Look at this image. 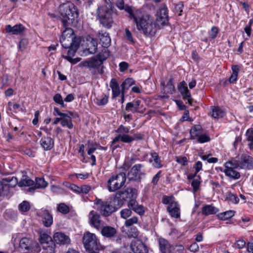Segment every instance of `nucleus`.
Here are the masks:
<instances>
[{
	"mask_svg": "<svg viewBox=\"0 0 253 253\" xmlns=\"http://www.w3.org/2000/svg\"><path fill=\"white\" fill-rule=\"evenodd\" d=\"M89 223L94 228L99 230L100 227V216L93 211H91L88 215Z\"/></svg>",
	"mask_w": 253,
	"mask_h": 253,
	"instance_id": "21",
	"label": "nucleus"
},
{
	"mask_svg": "<svg viewBox=\"0 0 253 253\" xmlns=\"http://www.w3.org/2000/svg\"><path fill=\"white\" fill-rule=\"evenodd\" d=\"M198 136V141L200 143H205L208 142L210 140V137L206 134H202Z\"/></svg>",
	"mask_w": 253,
	"mask_h": 253,
	"instance_id": "61",
	"label": "nucleus"
},
{
	"mask_svg": "<svg viewBox=\"0 0 253 253\" xmlns=\"http://www.w3.org/2000/svg\"><path fill=\"white\" fill-rule=\"evenodd\" d=\"M115 13L113 10L106 5L98 7L97 10V16L100 23L106 28L110 29L114 23Z\"/></svg>",
	"mask_w": 253,
	"mask_h": 253,
	"instance_id": "3",
	"label": "nucleus"
},
{
	"mask_svg": "<svg viewBox=\"0 0 253 253\" xmlns=\"http://www.w3.org/2000/svg\"><path fill=\"white\" fill-rule=\"evenodd\" d=\"M167 210L172 217L178 218L180 216V205L177 202L171 203L168 206Z\"/></svg>",
	"mask_w": 253,
	"mask_h": 253,
	"instance_id": "18",
	"label": "nucleus"
},
{
	"mask_svg": "<svg viewBox=\"0 0 253 253\" xmlns=\"http://www.w3.org/2000/svg\"><path fill=\"white\" fill-rule=\"evenodd\" d=\"M102 235L107 238H111L114 237L117 233L115 228L110 226H105L101 230Z\"/></svg>",
	"mask_w": 253,
	"mask_h": 253,
	"instance_id": "26",
	"label": "nucleus"
},
{
	"mask_svg": "<svg viewBox=\"0 0 253 253\" xmlns=\"http://www.w3.org/2000/svg\"><path fill=\"white\" fill-rule=\"evenodd\" d=\"M6 33L12 35H22L25 30V27L21 24H16L13 26L7 25L5 27Z\"/></svg>",
	"mask_w": 253,
	"mask_h": 253,
	"instance_id": "14",
	"label": "nucleus"
},
{
	"mask_svg": "<svg viewBox=\"0 0 253 253\" xmlns=\"http://www.w3.org/2000/svg\"><path fill=\"white\" fill-rule=\"evenodd\" d=\"M34 185V181L29 178H24L21 179L18 182V186L20 187L23 186H30Z\"/></svg>",
	"mask_w": 253,
	"mask_h": 253,
	"instance_id": "43",
	"label": "nucleus"
},
{
	"mask_svg": "<svg viewBox=\"0 0 253 253\" xmlns=\"http://www.w3.org/2000/svg\"><path fill=\"white\" fill-rule=\"evenodd\" d=\"M90 147L88 149L87 154L88 155H93L92 154L97 149V147H94V145L98 146V144L96 143L92 142L89 144Z\"/></svg>",
	"mask_w": 253,
	"mask_h": 253,
	"instance_id": "64",
	"label": "nucleus"
},
{
	"mask_svg": "<svg viewBox=\"0 0 253 253\" xmlns=\"http://www.w3.org/2000/svg\"><path fill=\"white\" fill-rule=\"evenodd\" d=\"M138 222V218L136 216H133L132 217L126 219L125 222V225L126 227H130L134 224H137Z\"/></svg>",
	"mask_w": 253,
	"mask_h": 253,
	"instance_id": "41",
	"label": "nucleus"
},
{
	"mask_svg": "<svg viewBox=\"0 0 253 253\" xmlns=\"http://www.w3.org/2000/svg\"><path fill=\"white\" fill-rule=\"evenodd\" d=\"M131 210V208H129L128 209H125L121 210L120 212L121 217L126 220L129 217L132 213Z\"/></svg>",
	"mask_w": 253,
	"mask_h": 253,
	"instance_id": "47",
	"label": "nucleus"
},
{
	"mask_svg": "<svg viewBox=\"0 0 253 253\" xmlns=\"http://www.w3.org/2000/svg\"><path fill=\"white\" fill-rule=\"evenodd\" d=\"M183 7L184 4L182 2H179L178 3L175 5L174 11L175 12L178 13V16H181L182 15Z\"/></svg>",
	"mask_w": 253,
	"mask_h": 253,
	"instance_id": "58",
	"label": "nucleus"
},
{
	"mask_svg": "<svg viewBox=\"0 0 253 253\" xmlns=\"http://www.w3.org/2000/svg\"><path fill=\"white\" fill-rule=\"evenodd\" d=\"M130 248L134 253H148V252L146 246L140 241L132 242Z\"/></svg>",
	"mask_w": 253,
	"mask_h": 253,
	"instance_id": "19",
	"label": "nucleus"
},
{
	"mask_svg": "<svg viewBox=\"0 0 253 253\" xmlns=\"http://www.w3.org/2000/svg\"><path fill=\"white\" fill-rule=\"evenodd\" d=\"M135 161V158H131L130 159H127L126 160L124 163L123 166L125 169H128L130 167V166L134 163Z\"/></svg>",
	"mask_w": 253,
	"mask_h": 253,
	"instance_id": "59",
	"label": "nucleus"
},
{
	"mask_svg": "<svg viewBox=\"0 0 253 253\" xmlns=\"http://www.w3.org/2000/svg\"><path fill=\"white\" fill-rule=\"evenodd\" d=\"M30 207V203L26 201L22 202L18 206L19 211L22 212H27L29 211Z\"/></svg>",
	"mask_w": 253,
	"mask_h": 253,
	"instance_id": "42",
	"label": "nucleus"
},
{
	"mask_svg": "<svg viewBox=\"0 0 253 253\" xmlns=\"http://www.w3.org/2000/svg\"><path fill=\"white\" fill-rule=\"evenodd\" d=\"M126 174L124 172L112 175L107 181V187L110 192H115L124 186L126 181Z\"/></svg>",
	"mask_w": 253,
	"mask_h": 253,
	"instance_id": "6",
	"label": "nucleus"
},
{
	"mask_svg": "<svg viewBox=\"0 0 253 253\" xmlns=\"http://www.w3.org/2000/svg\"><path fill=\"white\" fill-rule=\"evenodd\" d=\"M239 161L241 169H253V157L248 154L241 155Z\"/></svg>",
	"mask_w": 253,
	"mask_h": 253,
	"instance_id": "13",
	"label": "nucleus"
},
{
	"mask_svg": "<svg viewBox=\"0 0 253 253\" xmlns=\"http://www.w3.org/2000/svg\"><path fill=\"white\" fill-rule=\"evenodd\" d=\"M201 132V126H195L193 127L190 131V134L192 137H197L199 135Z\"/></svg>",
	"mask_w": 253,
	"mask_h": 253,
	"instance_id": "45",
	"label": "nucleus"
},
{
	"mask_svg": "<svg viewBox=\"0 0 253 253\" xmlns=\"http://www.w3.org/2000/svg\"><path fill=\"white\" fill-rule=\"evenodd\" d=\"M98 38L99 40V43L101 44L102 47L105 48H107L110 46L111 40L108 33L103 31H100L98 34ZM105 50L107 52L109 53L108 50L105 49Z\"/></svg>",
	"mask_w": 253,
	"mask_h": 253,
	"instance_id": "17",
	"label": "nucleus"
},
{
	"mask_svg": "<svg viewBox=\"0 0 253 253\" xmlns=\"http://www.w3.org/2000/svg\"><path fill=\"white\" fill-rule=\"evenodd\" d=\"M83 242L87 251L99 250L97 238L94 234L86 232L84 235Z\"/></svg>",
	"mask_w": 253,
	"mask_h": 253,
	"instance_id": "8",
	"label": "nucleus"
},
{
	"mask_svg": "<svg viewBox=\"0 0 253 253\" xmlns=\"http://www.w3.org/2000/svg\"><path fill=\"white\" fill-rule=\"evenodd\" d=\"M96 204L98 206V209L100 212L104 216H108L117 211L113 204L108 202L98 199L96 200Z\"/></svg>",
	"mask_w": 253,
	"mask_h": 253,
	"instance_id": "10",
	"label": "nucleus"
},
{
	"mask_svg": "<svg viewBox=\"0 0 253 253\" xmlns=\"http://www.w3.org/2000/svg\"><path fill=\"white\" fill-rule=\"evenodd\" d=\"M53 239L57 244L68 245L70 242V239L68 236L61 232L55 233L53 235Z\"/></svg>",
	"mask_w": 253,
	"mask_h": 253,
	"instance_id": "20",
	"label": "nucleus"
},
{
	"mask_svg": "<svg viewBox=\"0 0 253 253\" xmlns=\"http://www.w3.org/2000/svg\"><path fill=\"white\" fill-rule=\"evenodd\" d=\"M225 168L235 169L240 168L241 169L240 162V161H229L225 163Z\"/></svg>",
	"mask_w": 253,
	"mask_h": 253,
	"instance_id": "39",
	"label": "nucleus"
},
{
	"mask_svg": "<svg viewBox=\"0 0 253 253\" xmlns=\"http://www.w3.org/2000/svg\"><path fill=\"white\" fill-rule=\"evenodd\" d=\"M134 84V81L132 78H127L121 84V90L126 91V90L128 89V88Z\"/></svg>",
	"mask_w": 253,
	"mask_h": 253,
	"instance_id": "37",
	"label": "nucleus"
},
{
	"mask_svg": "<svg viewBox=\"0 0 253 253\" xmlns=\"http://www.w3.org/2000/svg\"><path fill=\"white\" fill-rule=\"evenodd\" d=\"M110 87L112 91V98H115L119 96L121 93V89L115 79H112L110 83Z\"/></svg>",
	"mask_w": 253,
	"mask_h": 253,
	"instance_id": "24",
	"label": "nucleus"
},
{
	"mask_svg": "<svg viewBox=\"0 0 253 253\" xmlns=\"http://www.w3.org/2000/svg\"><path fill=\"white\" fill-rule=\"evenodd\" d=\"M73 39L71 38L66 39L64 37H60V41L63 47L65 48H69L72 46Z\"/></svg>",
	"mask_w": 253,
	"mask_h": 253,
	"instance_id": "40",
	"label": "nucleus"
},
{
	"mask_svg": "<svg viewBox=\"0 0 253 253\" xmlns=\"http://www.w3.org/2000/svg\"><path fill=\"white\" fill-rule=\"evenodd\" d=\"M152 159L149 160L150 163H152V165L156 168L160 169L163 167L161 164V161L158 154L155 152H152L151 154Z\"/></svg>",
	"mask_w": 253,
	"mask_h": 253,
	"instance_id": "31",
	"label": "nucleus"
},
{
	"mask_svg": "<svg viewBox=\"0 0 253 253\" xmlns=\"http://www.w3.org/2000/svg\"><path fill=\"white\" fill-rule=\"evenodd\" d=\"M247 139L248 141H251L249 144V148L251 149H253V128L249 129L246 132Z\"/></svg>",
	"mask_w": 253,
	"mask_h": 253,
	"instance_id": "46",
	"label": "nucleus"
},
{
	"mask_svg": "<svg viewBox=\"0 0 253 253\" xmlns=\"http://www.w3.org/2000/svg\"><path fill=\"white\" fill-rule=\"evenodd\" d=\"M128 236L130 237L136 238L139 235V231L135 227H132L128 231Z\"/></svg>",
	"mask_w": 253,
	"mask_h": 253,
	"instance_id": "54",
	"label": "nucleus"
},
{
	"mask_svg": "<svg viewBox=\"0 0 253 253\" xmlns=\"http://www.w3.org/2000/svg\"><path fill=\"white\" fill-rule=\"evenodd\" d=\"M178 90L182 95L183 98L187 100L188 103L191 104V95L189 91L187 84L185 82H181L178 85Z\"/></svg>",
	"mask_w": 253,
	"mask_h": 253,
	"instance_id": "16",
	"label": "nucleus"
},
{
	"mask_svg": "<svg viewBox=\"0 0 253 253\" xmlns=\"http://www.w3.org/2000/svg\"><path fill=\"white\" fill-rule=\"evenodd\" d=\"M226 200L229 203L233 204H237L239 202V199L237 196L231 192H228Z\"/></svg>",
	"mask_w": 253,
	"mask_h": 253,
	"instance_id": "48",
	"label": "nucleus"
},
{
	"mask_svg": "<svg viewBox=\"0 0 253 253\" xmlns=\"http://www.w3.org/2000/svg\"><path fill=\"white\" fill-rule=\"evenodd\" d=\"M37 215L42 218L43 224L46 227H49L53 223V217L49 211L46 209H41L37 213Z\"/></svg>",
	"mask_w": 253,
	"mask_h": 253,
	"instance_id": "12",
	"label": "nucleus"
},
{
	"mask_svg": "<svg viewBox=\"0 0 253 253\" xmlns=\"http://www.w3.org/2000/svg\"><path fill=\"white\" fill-rule=\"evenodd\" d=\"M231 69L232 73L229 78V81L230 83H234L236 81L237 79L238 74L239 71V68L238 65H233Z\"/></svg>",
	"mask_w": 253,
	"mask_h": 253,
	"instance_id": "34",
	"label": "nucleus"
},
{
	"mask_svg": "<svg viewBox=\"0 0 253 253\" xmlns=\"http://www.w3.org/2000/svg\"><path fill=\"white\" fill-rule=\"evenodd\" d=\"M58 11L61 16L63 27L75 25L79 17L76 6L72 2L67 1L60 5Z\"/></svg>",
	"mask_w": 253,
	"mask_h": 253,
	"instance_id": "2",
	"label": "nucleus"
},
{
	"mask_svg": "<svg viewBox=\"0 0 253 253\" xmlns=\"http://www.w3.org/2000/svg\"><path fill=\"white\" fill-rule=\"evenodd\" d=\"M68 48L69 49L68 50L67 55L63 56V57L65 59H67V60H69V57L70 58H72V57L74 56V55H75V54L76 53V50L77 49L73 48V47H72V46L69 47V48Z\"/></svg>",
	"mask_w": 253,
	"mask_h": 253,
	"instance_id": "53",
	"label": "nucleus"
},
{
	"mask_svg": "<svg viewBox=\"0 0 253 253\" xmlns=\"http://www.w3.org/2000/svg\"><path fill=\"white\" fill-rule=\"evenodd\" d=\"M108 102V96L105 95L101 98H96L95 103L99 106H102L106 104Z\"/></svg>",
	"mask_w": 253,
	"mask_h": 253,
	"instance_id": "51",
	"label": "nucleus"
},
{
	"mask_svg": "<svg viewBox=\"0 0 253 253\" xmlns=\"http://www.w3.org/2000/svg\"><path fill=\"white\" fill-rule=\"evenodd\" d=\"M166 88H168L169 89V91H168V93L170 94H172L174 90V86L172 84V79L171 78L169 81L168 83L167 84Z\"/></svg>",
	"mask_w": 253,
	"mask_h": 253,
	"instance_id": "60",
	"label": "nucleus"
},
{
	"mask_svg": "<svg viewBox=\"0 0 253 253\" xmlns=\"http://www.w3.org/2000/svg\"><path fill=\"white\" fill-rule=\"evenodd\" d=\"M39 241L44 251H47L49 253H54L55 245L52 238L42 229L39 230Z\"/></svg>",
	"mask_w": 253,
	"mask_h": 253,
	"instance_id": "7",
	"label": "nucleus"
},
{
	"mask_svg": "<svg viewBox=\"0 0 253 253\" xmlns=\"http://www.w3.org/2000/svg\"><path fill=\"white\" fill-rule=\"evenodd\" d=\"M173 198L172 196H164L162 198V203L165 205H170L171 203H175L176 202L173 200Z\"/></svg>",
	"mask_w": 253,
	"mask_h": 253,
	"instance_id": "55",
	"label": "nucleus"
},
{
	"mask_svg": "<svg viewBox=\"0 0 253 253\" xmlns=\"http://www.w3.org/2000/svg\"><path fill=\"white\" fill-rule=\"evenodd\" d=\"M159 247L162 253H170L171 246L169 242L165 239H159Z\"/></svg>",
	"mask_w": 253,
	"mask_h": 253,
	"instance_id": "25",
	"label": "nucleus"
},
{
	"mask_svg": "<svg viewBox=\"0 0 253 253\" xmlns=\"http://www.w3.org/2000/svg\"><path fill=\"white\" fill-rule=\"evenodd\" d=\"M128 207L140 215H143L145 211L143 206L138 205L134 199H131L129 201Z\"/></svg>",
	"mask_w": 253,
	"mask_h": 253,
	"instance_id": "22",
	"label": "nucleus"
},
{
	"mask_svg": "<svg viewBox=\"0 0 253 253\" xmlns=\"http://www.w3.org/2000/svg\"><path fill=\"white\" fill-rule=\"evenodd\" d=\"M224 172L227 176L233 179H238L240 177V173L234 169L225 168Z\"/></svg>",
	"mask_w": 253,
	"mask_h": 253,
	"instance_id": "33",
	"label": "nucleus"
},
{
	"mask_svg": "<svg viewBox=\"0 0 253 253\" xmlns=\"http://www.w3.org/2000/svg\"><path fill=\"white\" fill-rule=\"evenodd\" d=\"M218 30L217 27L215 26L212 27L210 33V38L212 39L215 38L218 34Z\"/></svg>",
	"mask_w": 253,
	"mask_h": 253,
	"instance_id": "63",
	"label": "nucleus"
},
{
	"mask_svg": "<svg viewBox=\"0 0 253 253\" xmlns=\"http://www.w3.org/2000/svg\"><path fill=\"white\" fill-rule=\"evenodd\" d=\"M200 177L197 176V178L194 179L191 183L192 186L195 191H196L199 188L200 184Z\"/></svg>",
	"mask_w": 253,
	"mask_h": 253,
	"instance_id": "56",
	"label": "nucleus"
},
{
	"mask_svg": "<svg viewBox=\"0 0 253 253\" xmlns=\"http://www.w3.org/2000/svg\"><path fill=\"white\" fill-rule=\"evenodd\" d=\"M80 42H81V40H80V38H76L74 36V39H73L72 42V43L71 46L73 47V48L77 49L80 44Z\"/></svg>",
	"mask_w": 253,
	"mask_h": 253,
	"instance_id": "62",
	"label": "nucleus"
},
{
	"mask_svg": "<svg viewBox=\"0 0 253 253\" xmlns=\"http://www.w3.org/2000/svg\"><path fill=\"white\" fill-rule=\"evenodd\" d=\"M31 240L27 238H22L19 242V248L21 252L27 253L31 248Z\"/></svg>",
	"mask_w": 253,
	"mask_h": 253,
	"instance_id": "28",
	"label": "nucleus"
},
{
	"mask_svg": "<svg viewBox=\"0 0 253 253\" xmlns=\"http://www.w3.org/2000/svg\"><path fill=\"white\" fill-rule=\"evenodd\" d=\"M235 212L233 211H228L218 214L219 219L222 220H226L234 216Z\"/></svg>",
	"mask_w": 253,
	"mask_h": 253,
	"instance_id": "36",
	"label": "nucleus"
},
{
	"mask_svg": "<svg viewBox=\"0 0 253 253\" xmlns=\"http://www.w3.org/2000/svg\"><path fill=\"white\" fill-rule=\"evenodd\" d=\"M47 186V182L43 178L37 177L36 178L34 187L35 189L45 188Z\"/></svg>",
	"mask_w": 253,
	"mask_h": 253,
	"instance_id": "35",
	"label": "nucleus"
},
{
	"mask_svg": "<svg viewBox=\"0 0 253 253\" xmlns=\"http://www.w3.org/2000/svg\"><path fill=\"white\" fill-rule=\"evenodd\" d=\"M2 181L4 185L8 187V195L10 193V189L18 184L17 178L14 176L3 178Z\"/></svg>",
	"mask_w": 253,
	"mask_h": 253,
	"instance_id": "27",
	"label": "nucleus"
},
{
	"mask_svg": "<svg viewBox=\"0 0 253 253\" xmlns=\"http://www.w3.org/2000/svg\"><path fill=\"white\" fill-rule=\"evenodd\" d=\"M115 131L119 134L123 135L124 134L128 133L129 132V129L123 125H120L118 129Z\"/></svg>",
	"mask_w": 253,
	"mask_h": 253,
	"instance_id": "52",
	"label": "nucleus"
},
{
	"mask_svg": "<svg viewBox=\"0 0 253 253\" xmlns=\"http://www.w3.org/2000/svg\"><path fill=\"white\" fill-rule=\"evenodd\" d=\"M136 193V190L131 188H127L125 190L119 191L115 195L112 203L115 208L118 210L122 207L127 199L130 198V195H131V198H133Z\"/></svg>",
	"mask_w": 253,
	"mask_h": 253,
	"instance_id": "5",
	"label": "nucleus"
},
{
	"mask_svg": "<svg viewBox=\"0 0 253 253\" xmlns=\"http://www.w3.org/2000/svg\"><path fill=\"white\" fill-rule=\"evenodd\" d=\"M65 30L62 33V35L61 37H64L66 39L71 38L74 39L73 30L72 28L69 27V26L63 27Z\"/></svg>",
	"mask_w": 253,
	"mask_h": 253,
	"instance_id": "38",
	"label": "nucleus"
},
{
	"mask_svg": "<svg viewBox=\"0 0 253 253\" xmlns=\"http://www.w3.org/2000/svg\"><path fill=\"white\" fill-rule=\"evenodd\" d=\"M218 210L216 207L211 205H207L202 208V213L205 215L216 213Z\"/></svg>",
	"mask_w": 253,
	"mask_h": 253,
	"instance_id": "30",
	"label": "nucleus"
},
{
	"mask_svg": "<svg viewBox=\"0 0 253 253\" xmlns=\"http://www.w3.org/2000/svg\"><path fill=\"white\" fill-rule=\"evenodd\" d=\"M143 168L144 165L141 164L134 165L127 173L128 179L129 181L140 182L141 176L145 175V172L143 170Z\"/></svg>",
	"mask_w": 253,
	"mask_h": 253,
	"instance_id": "9",
	"label": "nucleus"
},
{
	"mask_svg": "<svg viewBox=\"0 0 253 253\" xmlns=\"http://www.w3.org/2000/svg\"><path fill=\"white\" fill-rule=\"evenodd\" d=\"M40 144L44 150H50L54 146V140L49 136L43 137L40 140Z\"/></svg>",
	"mask_w": 253,
	"mask_h": 253,
	"instance_id": "23",
	"label": "nucleus"
},
{
	"mask_svg": "<svg viewBox=\"0 0 253 253\" xmlns=\"http://www.w3.org/2000/svg\"><path fill=\"white\" fill-rule=\"evenodd\" d=\"M57 211L62 213L67 214L69 212V208L64 203H60L58 205Z\"/></svg>",
	"mask_w": 253,
	"mask_h": 253,
	"instance_id": "49",
	"label": "nucleus"
},
{
	"mask_svg": "<svg viewBox=\"0 0 253 253\" xmlns=\"http://www.w3.org/2000/svg\"><path fill=\"white\" fill-rule=\"evenodd\" d=\"M61 125L62 126H67L69 129H72L74 126L71 120L66 118H62Z\"/></svg>",
	"mask_w": 253,
	"mask_h": 253,
	"instance_id": "50",
	"label": "nucleus"
},
{
	"mask_svg": "<svg viewBox=\"0 0 253 253\" xmlns=\"http://www.w3.org/2000/svg\"><path fill=\"white\" fill-rule=\"evenodd\" d=\"M90 41H88V43L87 44V48L85 50V52H86L85 54H94L95 53L97 49V43L95 40H94L92 38H90Z\"/></svg>",
	"mask_w": 253,
	"mask_h": 253,
	"instance_id": "29",
	"label": "nucleus"
},
{
	"mask_svg": "<svg viewBox=\"0 0 253 253\" xmlns=\"http://www.w3.org/2000/svg\"><path fill=\"white\" fill-rule=\"evenodd\" d=\"M156 20L158 26L160 28L168 24V10L165 5H162L157 11Z\"/></svg>",
	"mask_w": 253,
	"mask_h": 253,
	"instance_id": "11",
	"label": "nucleus"
},
{
	"mask_svg": "<svg viewBox=\"0 0 253 253\" xmlns=\"http://www.w3.org/2000/svg\"><path fill=\"white\" fill-rule=\"evenodd\" d=\"M109 56V52L105 50L102 53H99L96 56L82 62L81 64L83 66L88 68L93 74H95L96 70Z\"/></svg>",
	"mask_w": 253,
	"mask_h": 253,
	"instance_id": "4",
	"label": "nucleus"
},
{
	"mask_svg": "<svg viewBox=\"0 0 253 253\" xmlns=\"http://www.w3.org/2000/svg\"><path fill=\"white\" fill-rule=\"evenodd\" d=\"M8 195V187L4 185L2 180H0V197Z\"/></svg>",
	"mask_w": 253,
	"mask_h": 253,
	"instance_id": "44",
	"label": "nucleus"
},
{
	"mask_svg": "<svg viewBox=\"0 0 253 253\" xmlns=\"http://www.w3.org/2000/svg\"><path fill=\"white\" fill-rule=\"evenodd\" d=\"M225 115V112L224 110L221 109L219 107H212V114L211 116L215 118L218 119L222 118Z\"/></svg>",
	"mask_w": 253,
	"mask_h": 253,
	"instance_id": "32",
	"label": "nucleus"
},
{
	"mask_svg": "<svg viewBox=\"0 0 253 253\" xmlns=\"http://www.w3.org/2000/svg\"><path fill=\"white\" fill-rule=\"evenodd\" d=\"M116 6L120 10H124L129 14V18L130 19L135 13V11H133L132 7L126 4L124 0H116L115 2Z\"/></svg>",
	"mask_w": 253,
	"mask_h": 253,
	"instance_id": "15",
	"label": "nucleus"
},
{
	"mask_svg": "<svg viewBox=\"0 0 253 253\" xmlns=\"http://www.w3.org/2000/svg\"><path fill=\"white\" fill-rule=\"evenodd\" d=\"M138 10L135 11V13L130 18L136 24L138 30L142 31L146 36H153L156 32V25L153 19L149 15H141Z\"/></svg>",
	"mask_w": 253,
	"mask_h": 253,
	"instance_id": "1",
	"label": "nucleus"
},
{
	"mask_svg": "<svg viewBox=\"0 0 253 253\" xmlns=\"http://www.w3.org/2000/svg\"><path fill=\"white\" fill-rule=\"evenodd\" d=\"M134 140L133 137L126 134L121 135V141L124 143H130Z\"/></svg>",
	"mask_w": 253,
	"mask_h": 253,
	"instance_id": "57",
	"label": "nucleus"
}]
</instances>
